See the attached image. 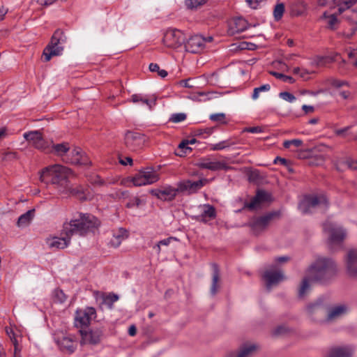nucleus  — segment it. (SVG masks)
Returning a JSON list of instances; mask_svg holds the SVG:
<instances>
[{
  "mask_svg": "<svg viewBox=\"0 0 357 357\" xmlns=\"http://www.w3.org/2000/svg\"><path fill=\"white\" fill-rule=\"evenodd\" d=\"M71 170L61 165H53L44 168L40 174L41 181L50 182L61 194L68 195H79V190L73 188L68 178Z\"/></svg>",
  "mask_w": 357,
  "mask_h": 357,
  "instance_id": "nucleus-1",
  "label": "nucleus"
},
{
  "mask_svg": "<svg viewBox=\"0 0 357 357\" xmlns=\"http://www.w3.org/2000/svg\"><path fill=\"white\" fill-rule=\"evenodd\" d=\"M306 273L312 278V281L326 283L336 276L337 266L331 258L318 257L309 266Z\"/></svg>",
  "mask_w": 357,
  "mask_h": 357,
  "instance_id": "nucleus-2",
  "label": "nucleus"
},
{
  "mask_svg": "<svg viewBox=\"0 0 357 357\" xmlns=\"http://www.w3.org/2000/svg\"><path fill=\"white\" fill-rule=\"evenodd\" d=\"M100 225L99 220L91 214L79 213L69 222L63 223L62 234L84 236Z\"/></svg>",
  "mask_w": 357,
  "mask_h": 357,
  "instance_id": "nucleus-3",
  "label": "nucleus"
},
{
  "mask_svg": "<svg viewBox=\"0 0 357 357\" xmlns=\"http://www.w3.org/2000/svg\"><path fill=\"white\" fill-rule=\"evenodd\" d=\"M66 42V37L63 31L57 29L52 36L49 45L44 49L43 56L45 61H49L52 56L61 54L63 47V45Z\"/></svg>",
  "mask_w": 357,
  "mask_h": 357,
  "instance_id": "nucleus-4",
  "label": "nucleus"
},
{
  "mask_svg": "<svg viewBox=\"0 0 357 357\" xmlns=\"http://www.w3.org/2000/svg\"><path fill=\"white\" fill-rule=\"evenodd\" d=\"M328 206V200L324 195H306L299 204V210L303 214L312 212V210L319 206Z\"/></svg>",
  "mask_w": 357,
  "mask_h": 357,
  "instance_id": "nucleus-5",
  "label": "nucleus"
},
{
  "mask_svg": "<svg viewBox=\"0 0 357 357\" xmlns=\"http://www.w3.org/2000/svg\"><path fill=\"white\" fill-rule=\"evenodd\" d=\"M96 318V310L93 307L79 308L75 311L74 324L77 328H82L90 325Z\"/></svg>",
  "mask_w": 357,
  "mask_h": 357,
  "instance_id": "nucleus-6",
  "label": "nucleus"
},
{
  "mask_svg": "<svg viewBox=\"0 0 357 357\" xmlns=\"http://www.w3.org/2000/svg\"><path fill=\"white\" fill-rule=\"evenodd\" d=\"M308 317L314 322L325 324L326 306L322 301L317 300L314 303H310L305 308Z\"/></svg>",
  "mask_w": 357,
  "mask_h": 357,
  "instance_id": "nucleus-7",
  "label": "nucleus"
},
{
  "mask_svg": "<svg viewBox=\"0 0 357 357\" xmlns=\"http://www.w3.org/2000/svg\"><path fill=\"white\" fill-rule=\"evenodd\" d=\"M324 231L328 234V244L330 246L340 244L346 236V231L340 227H337L330 222L324 224Z\"/></svg>",
  "mask_w": 357,
  "mask_h": 357,
  "instance_id": "nucleus-8",
  "label": "nucleus"
},
{
  "mask_svg": "<svg viewBox=\"0 0 357 357\" xmlns=\"http://www.w3.org/2000/svg\"><path fill=\"white\" fill-rule=\"evenodd\" d=\"M349 311L347 304L340 303L326 307L325 324H330L346 315Z\"/></svg>",
  "mask_w": 357,
  "mask_h": 357,
  "instance_id": "nucleus-9",
  "label": "nucleus"
},
{
  "mask_svg": "<svg viewBox=\"0 0 357 357\" xmlns=\"http://www.w3.org/2000/svg\"><path fill=\"white\" fill-rule=\"evenodd\" d=\"M184 39V35L181 31L171 29L165 33L162 42L167 47L177 48L182 45Z\"/></svg>",
  "mask_w": 357,
  "mask_h": 357,
  "instance_id": "nucleus-10",
  "label": "nucleus"
},
{
  "mask_svg": "<svg viewBox=\"0 0 357 357\" xmlns=\"http://www.w3.org/2000/svg\"><path fill=\"white\" fill-rule=\"evenodd\" d=\"M159 180V174L151 167H146L139 171L135 175V186L150 185Z\"/></svg>",
  "mask_w": 357,
  "mask_h": 357,
  "instance_id": "nucleus-11",
  "label": "nucleus"
},
{
  "mask_svg": "<svg viewBox=\"0 0 357 357\" xmlns=\"http://www.w3.org/2000/svg\"><path fill=\"white\" fill-rule=\"evenodd\" d=\"M24 138L34 148L47 151L50 148V144L43 137L42 133L38 130L30 131L23 135Z\"/></svg>",
  "mask_w": 357,
  "mask_h": 357,
  "instance_id": "nucleus-12",
  "label": "nucleus"
},
{
  "mask_svg": "<svg viewBox=\"0 0 357 357\" xmlns=\"http://www.w3.org/2000/svg\"><path fill=\"white\" fill-rule=\"evenodd\" d=\"M212 40L211 36L204 38L199 35L192 36L185 44V50L193 54L200 53L204 49L206 42H211Z\"/></svg>",
  "mask_w": 357,
  "mask_h": 357,
  "instance_id": "nucleus-13",
  "label": "nucleus"
},
{
  "mask_svg": "<svg viewBox=\"0 0 357 357\" xmlns=\"http://www.w3.org/2000/svg\"><path fill=\"white\" fill-rule=\"evenodd\" d=\"M354 352V345H335L327 349L324 357H353Z\"/></svg>",
  "mask_w": 357,
  "mask_h": 357,
  "instance_id": "nucleus-14",
  "label": "nucleus"
},
{
  "mask_svg": "<svg viewBox=\"0 0 357 357\" xmlns=\"http://www.w3.org/2000/svg\"><path fill=\"white\" fill-rule=\"evenodd\" d=\"M275 215V213H271L259 218H253L250 222L252 231L256 235L260 234L266 229L271 220Z\"/></svg>",
  "mask_w": 357,
  "mask_h": 357,
  "instance_id": "nucleus-15",
  "label": "nucleus"
},
{
  "mask_svg": "<svg viewBox=\"0 0 357 357\" xmlns=\"http://www.w3.org/2000/svg\"><path fill=\"white\" fill-rule=\"evenodd\" d=\"M82 337V344H97L102 336V331L99 328L91 329L89 331L79 330Z\"/></svg>",
  "mask_w": 357,
  "mask_h": 357,
  "instance_id": "nucleus-16",
  "label": "nucleus"
},
{
  "mask_svg": "<svg viewBox=\"0 0 357 357\" xmlns=\"http://www.w3.org/2000/svg\"><path fill=\"white\" fill-rule=\"evenodd\" d=\"M207 179L203 178L197 181H192L190 180H185L180 182L177 187L178 192H188L189 194L195 193L201 189L205 183H206Z\"/></svg>",
  "mask_w": 357,
  "mask_h": 357,
  "instance_id": "nucleus-17",
  "label": "nucleus"
},
{
  "mask_svg": "<svg viewBox=\"0 0 357 357\" xmlns=\"http://www.w3.org/2000/svg\"><path fill=\"white\" fill-rule=\"evenodd\" d=\"M6 332L14 346L15 357H20L19 354L22 349L20 342L22 339L20 331L16 328L10 326L6 328Z\"/></svg>",
  "mask_w": 357,
  "mask_h": 357,
  "instance_id": "nucleus-18",
  "label": "nucleus"
},
{
  "mask_svg": "<svg viewBox=\"0 0 357 357\" xmlns=\"http://www.w3.org/2000/svg\"><path fill=\"white\" fill-rule=\"evenodd\" d=\"M197 165L202 169H206L211 171H218L221 169L227 170L231 167L225 162L218 160H211L210 158H202Z\"/></svg>",
  "mask_w": 357,
  "mask_h": 357,
  "instance_id": "nucleus-19",
  "label": "nucleus"
},
{
  "mask_svg": "<svg viewBox=\"0 0 357 357\" xmlns=\"http://www.w3.org/2000/svg\"><path fill=\"white\" fill-rule=\"evenodd\" d=\"M135 109L141 114H144L152 109L155 105V100H149L140 94H135Z\"/></svg>",
  "mask_w": 357,
  "mask_h": 357,
  "instance_id": "nucleus-20",
  "label": "nucleus"
},
{
  "mask_svg": "<svg viewBox=\"0 0 357 357\" xmlns=\"http://www.w3.org/2000/svg\"><path fill=\"white\" fill-rule=\"evenodd\" d=\"M70 157L63 158V161L66 163L74 165H86L89 164L86 156L83 155L82 150L79 148H75L70 153Z\"/></svg>",
  "mask_w": 357,
  "mask_h": 357,
  "instance_id": "nucleus-21",
  "label": "nucleus"
},
{
  "mask_svg": "<svg viewBox=\"0 0 357 357\" xmlns=\"http://www.w3.org/2000/svg\"><path fill=\"white\" fill-rule=\"evenodd\" d=\"M178 192V188L166 187L163 189L151 190L149 192L160 199L165 201H172L175 198Z\"/></svg>",
  "mask_w": 357,
  "mask_h": 357,
  "instance_id": "nucleus-22",
  "label": "nucleus"
},
{
  "mask_svg": "<svg viewBox=\"0 0 357 357\" xmlns=\"http://www.w3.org/2000/svg\"><path fill=\"white\" fill-rule=\"evenodd\" d=\"M264 278L266 282V287L268 290L272 286L278 284L285 279L284 273L281 271H266L264 273Z\"/></svg>",
  "mask_w": 357,
  "mask_h": 357,
  "instance_id": "nucleus-23",
  "label": "nucleus"
},
{
  "mask_svg": "<svg viewBox=\"0 0 357 357\" xmlns=\"http://www.w3.org/2000/svg\"><path fill=\"white\" fill-rule=\"evenodd\" d=\"M346 266L348 274L357 277V249H351L346 257Z\"/></svg>",
  "mask_w": 357,
  "mask_h": 357,
  "instance_id": "nucleus-24",
  "label": "nucleus"
},
{
  "mask_svg": "<svg viewBox=\"0 0 357 357\" xmlns=\"http://www.w3.org/2000/svg\"><path fill=\"white\" fill-rule=\"evenodd\" d=\"M71 236L65 235L63 237L52 236L46 239V243L50 248L63 249L68 246Z\"/></svg>",
  "mask_w": 357,
  "mask_h": 357,
  "instance_id": "nucleus-25",
  "label": "nucleus"
},
{
  "mask_svg": "<svg viewBox=\"0 0 357 357\" xmlns=\"http://www.w3.org/2000/svg\"><path fill=\"white\" fill-rule=\"evenodd\" d=\"M56 342L61 350L70 354L74 352L76 348L75 338L72 335H63Z\"/></svg>",
  "mask_w": 357,
  "mask_h": 357,
  "instance_id": "nucleus-26",
  "label": "nucleus"
},
{
  "mask_svg": "<svg viewBox=\"0 0 357 357\" xmlns=\"http://www.w3.org/2000/svg\"><path fill=\"white\" fill-rule=\"evenodd\" d=\"M268 198L269 195L268 193L262 190L258 191L250 202L245 204L244 207L250 210L258 208L263 202L268 201Z\"/></svg>",
  "mask_w": 357,
  "mask_h": 357,
  "instance_id": "nucleus-27",
  "label": "nucleus"
},
{
  "mask_svg": "<svg viewBox=\"0 0 357 357\" xmlns=\"http://www.w3.org/2000/svg\"><path fill=\"white\" fill-rule=\"evenodd\" d=\"M312 282H317L312 281V278L309 277V275L305 273V275L303 278L298 290V297L300 299L305 298V296L309 294L311 289V284Z\"/></svg>",
  "mask_w": 357,
  "mask_h": 357,
  "instance_id": "nucleus-28",
  "label": "nucleus"
},
{
  "mask_svg": "<svg viewBox=\"0 0 357 357\" xmlns=\"http://www.w3.org/2000/svg\"><path fill=\"white\" fill-rule=\"evenodd\" d=\"M69 144L67 142H63L60 144H52L51 146V150L49 151L59 157H61L63 159L68 158L67 153L69 152Z\"/></svg>",
  "mask_w": 357,
  "mask_h": 357,
  "instance_id": "nucleus-29",
  "label": "nucleus"
},
{
  "mask_svg": "<svg viewBox=\"0 0 357 357\" xmlns=\"http://www.w3.org/2000/svg\"><path fill=\"white\" fill-rule=\"evenodd\" d=\"M128 236L127 231L123 228H119L113 231V236L110 239L109 244L112 247L117 248Z\"/></svg>",
  "mask_w": 357,
  "mask_h": 357,
  "instance_id": "nucleus-30",
  "label": "nucleus"
},
{
  "mask_svg": "<svg viewBox=\"0 0 357 357\" xmlns=\"http://www.w3.org/2000/svg\"><path fill=\"white\" fill-rule=\"evenodd\" d=\"M248 22L242 18L237 17L230 24V31L232 34L243 32L248 27Z\"/></svg>",
  "mask_w": 357,
  "mask_h": 357,
  "instance_id": "nucleus-31",
  "label": "nucleus"
},
{
  "mask_svg": "<svg viewBox=\"0 0 357 357\" xmlns=\"http://www.w3.org/2000/svg\"><path fill=\"white\" fill-rule=\"evenodd\" d=\"M203 211L202 214L197 218L198 220L202 221V222H207L208 219H213L216 216L215 209V208L209 204H205L203 206Z\"/></svg>",
  "mask_w": 357,
  "mask_h": 357,
  "instance_id": "nucleus-32",
  "label": "nucleus"
},
{
  "mask_svg": "<svg viewBox=\"0 0 357 357\" xmlns=\"http://www.w3.org/2000/svg\"><path fill=\"white\" fill-rule=\"evenodd\" d=\"M35 210L31 209L25 213L21 215L17 220V226L18 227H25L28 226L34 217Z\"/></svg>",
  "mask_w": 357,
  "mask_h": 357,
  "instance_id": "nucleus-33",
  "label": "nucleus"
},
{
  "mask_svg": "<svg viewBox=\"0 0 357 357\" xmlns=\"http://www.w3.org/2000/svg\"><path fill=\"white\" fill-rule=\"evenodd\" d=\"M100 299L101 300L100 303L101 307H106L109 309H111L113 306V304L119 299V297L114 294H101L100 296Z\"/></svg>",
  "mask_w": 357,
  "mask_h": 357,
  "instance_id": "nucleus-34",
  "label": "nucleus"
},
{
  "mask_svg": "<svg viewBox=\"0 0 357 357\" xmlns=\"http://www.w3.org/2000/svg\"><path fill=\"white\" fill-rule=\"evenodd\" d=\"M213 277H212V284L211 287V294L214 296L215 295L218 291V289L220 287L219 282H220V272L218 269V266L216 264L213 265Z\"/></svg>",
  "mask_w": 357,
  "mask_h": 357,
  "instance_id": "nucleus-35",
  "label": "nucleus"
},
{
  "mask_svg": "<svg viewBox=\"0 0 357 357\" xmlns=\"http://www.w3.org/2000/svg\"><path fill=\"white\" fill-rule=\"evenodd\" d=\"M336 6L338 7V13L341 14L345 9H347L357 3V0H335Z\"/></svg>",
  "mask_w": 357,
  "mask_h": 357,
  "instance_id": "nucleus-36",
  "label": "nucleus"
},
{
  "mask_svg": "<svg viewBox=\"0 0 357 357\" xmlns=\"http://www.w3.org/2000/svg\"><path fill=\"white\" fill-rule=\"evenodd\" d=\"M322 17L326 20V23L329 29H335L336 28V25L338 24V20L335 14L328 15L327 13L325 12L324 13Z\"/></svg>",
  "mask_w": 357,
  "mask_h": 357,
  "instance_id": "nucleus-37",
  "label": "nucleus"
},
{
  "mask_svg": "<svg viewBox=\"0 0 357 357\" xmlns=\"http://www.w3.org/2000/svg\"><path fill=\"white\" fill-rule=\"evenodd\" d=\"M314 73V71H309L305 68H301L299 67H296L293 69V73L298 75L303 80H308L310 79V75Z\"/></svg>",
  "mask_w": 357,
  "mask_h": 357,
  "instance_id": "nucleus-38",
  "label": "nucleus"
},
{
  "mask_svg": "<svg viewBox=\"0 0 357 357\" xmlns=\"http://www.w3.org/2000/svg\"><path fill=\"white\" fill-rule=\"evenodd\" d=\"M234 144H235L234 142H231V140L227 139V140H225V141L220 142L219 143L211 145V150H212V151L222 150L225 148L229 147Z\"/></svg>",
  "mask_w": 357,
  "mask_h": 357,
  "instance_id": "nucleus-39",
  "label": "nucleus"
},
{
  "mask_svg": "<svg viewBox=\"0 0 357 357\" xmlns=\"http://www.w3.org/2000/svg\"><path fill=\"white\" fill-rule=\"evenodd\" d=\"M333 59L328 56H317L312 61V65L317 67L324 66L326 63H331Z\"/></svg>",
  "mask_w": 357,
  "mask_h": 357,
  "instance_id": "nucleus-40",
  "label": "nucleus"
},
{
  "mask_svg": "<svg viewBox=\"0 0 357 357\" xmlns=\"http://www.w3.org/2000/svg\"><path fill=\"white\" fill-rule=\"evenodd\" d=\"M54 301L56 303H63L66 301L67 296L61 289H55L53 293Z\"/></svg>",
  "mask_w": 357,
  "mask_h": 357,
  "instance_id": "nucleus-41",
  "label": "nucleus"
},
{
  "mask_svg": "<svg viewBox=\"0 0 357 357\" xmlns=\"http://www.w3.org/2000/svg\"><path fill=\"white\" fill-rule=\"evenodd\" d=\"M284 12V5L282 3H278L275 6L274 10H273V16H274L275 20L276 21L280 20L282 18Z\"/></svg>",
  "mask_w": 357,
  "mask_h": 357,
  "instance_id": "nucleus-42",
  "label": "nucleus"
},
{
  "mask_svg": "<svg viewBox=\"0 0 357 357\" xmlns=\"http://www.w3.org/2000/svg\"><path fill=\"white\" fill-rule=\"evenodd\" d=\"M270 73L277 79H282L284 82H289L290 84L295 82V79L291 76L285 75L275 71H271Z\"/></svg>",
  "mask_w": 357,
  "mask_h": 357,
  "instance_id": "nucleus-43",
  "label": "nucleus"
},
{
  "mask_svg": "<svg viewBox=\"0 0 357 357\" xmlns=\"http://www.w3.org/2000/svg\"><path fill=\"white\" fill-rule=\"evenodd\" d=\"M149 70L151 72H157L158 75L162 78H165L168 75L167 72L165 70L160 69L157 63H151L149 65Z\"/></svg>",
  "mask_w": 357,
  "mask_h": 357,
  "instance_id": "nucleus-44",
  "label": "nucleus"
},
{
  "mask_svg": "<svg viewBox=\"0 0 357 357\" xmlns=\"http://www.w3.org/2000/svg\"><path fill=\"white\" fill-rule=\"evenodd\" d=\"M207 0H185L188 8L190 9L197 8L204 5Z\"/></svg>",
  "mask_w": 357,
  "mask_h": 357,
  "instance_id": "nucleus-45",
  "label": "nucleus"
},
{
  "mask_svg": "<svg viewBox=\"0 0 357 357\" xmlns=\"http://www.w3.org/2000/svg\"><path fill=\"white\" fill-rule=\"evenodd\" d=\"M146 140L147 138L144 135L135 132V146H137L139 149H142Z\"/></svg>",
  "mask_w": 357,
  "mask_h": 357,
  "instance_id": "nucleus-46",
  "label": "nucleus"
},
{
  "mask_svg": "<svg viewBox=\"0 0 357 357\" xmlns=\"http://www.w3.org/2000/svg\"><path fill=\"white\" fill-rule=\"evenodd\" d=\"M271 89V86L269 84H264L259 87L255 88L254 89L253 93H252V98L257 99L259 97V94L260 92L262 91H268Z\"/></svg>",
  "mask_w": 357,
  "mask_h": 357,
  "instance_id": "nucleus-47",
  "label": "nucleus"
},
{
  "mask_svg": "<svg viewBox=\"0 0 357 357\" xmlns=\"http://www.w3.org/2000/svg\"><path fill=\"white\" fill-rule=\"evenodd\" d=\"M186 119V114L184 113H177L172 115L170 121L173 123H179L184 121Z\"/></svg>",
  "mask_w": 357,
  "mask_h": 357,
  "instance_id": "nucleus-48",
  "label": "nucleus"
},
{
  "mask_svg": "<svg viewBox=\"0 0 357 357\" xmlns=\"http://www.w3.org/2000/svg\"><path fill=\"white\" fill-rule=\"evenodd\" d=\"M210 119L213 121L225 123V114L224 113L213 114L210 116Z\"/></svg>",
  "mask_w": 357,
  "mask_h": 357,
  "instance_id": "nucleus-49",
  "label": "nucleus"
},
{
  "mask_svg": "<svg viewBox=\"0 0 357 357\" xmlns=\"http://www.w3.org/2000/svg\"><path fill=\"white\" fill-rule=\"evenodd\" d=\"M279 96L281 98H282L283 100H284L287 102H292L293 101H294L296 100V97L293 94H291L287 91H284V92L280 93Z\"/></svg>",
  "mask_w": 357,
  "mask_h": 357,
  "instance_id": "nucleus-50",
  "label": "nucleus"
},
{
  "mask_svg": "<svg viewBox=\"0 0 357 357\" xmlns=\"http://www.w3.org/2000/svg\"><path fill=\"white\" fill-rule=\"evenodd\" d=\"M331 84L333 87L338 89L343 86H347L348 83L346 81L336 79H332L331 80Z\"/></svg>",
  "mask_w": 357,
  "mask_h": 357,
  "instance_id": "nucleus-51",
  "label": "nucleus"
},
{
  "mask_svg": "<svg viewBox=\"0 0 357 357\" xmlns=\"http://www.w3.org/2000/svg\"><path fill=\"white\" fill-rule=\"evenodd\" d=\"M121 185L126 187L132 188L134 185V177L130 176L121 179Z\"/></svg>",
  "mask_w": 357,
  "mask_h": 357,
  "instance_id": "nucleus-52",
  "label": "nucleus"
},
{
  "mask_svg": "<svg viewBox=\"0 0 357 357\" xmlns=\"http://www.w3.org/2000/svg\"><path fill=\"white\" fill-rule=\"evenodd\" d=\"M318 4L320 6H331L335 7L336 6V1L335 0H318Z\"/></svg>",
  "mask_w": 357,
  "mask_h": 357,
  "instance_id": "nucleus-53",
  "label": "nucleus"
},
{
  "mask_svg": "<svg viewBox=\"0 0 357 357\" xmlns=\"http://www.w3.org/2000/svg\"><path fill=\"white\" fill-rule=\"evenodd\" d=\"M287 331V329L285 326H278L277 328H275L273 331V335L275 336H279V335H282L286 333Z\"/></svg>",
  "mask_w": 357,
  "mask_h": 357,
  "instance_id": "nucleus-54",
  "label": "nucleus"
},
{
  "mask_svg": "<svg viewBox=\"0 0 357 357\" xmlns=\"http://www.w3.org/2000/svg\"><path fill=\"white\" fill-rule=\"evenodd\" d=\"M213 128H203V129H198L195 131L196 135H202L204 134H206L207 135H209L212 133Z\"/></svg>",
  "mask_w": 357,
  "mask_h": 357,
  "instance_id": "nucleus-55",
  "label": "nucleus"
},
{
  "mask_svg": "<svg viewBox=\"0 0 357 357\" xmlns=\"http://www.w3.org/2000/svg\"><path fill=\"white\" fill-rule=\"evenodd\" d=\"M356 31H357V26H356V25H354V26H353L351 28L350 31H344L343 32V35H344L346 38H351V37L355 34V33L356 32Z\"/></svg>",
  "mask_w": 357,
  "mask_h": 357,
  "instance_id": "nucleus-56",
  "label": "nucleus"
},
{
  "mask_svg": "<svg viewBox=\"0 0 357 357\" xmlns=\"http://www.w3.org/2000/svg\"><path fill=\"white\" fill-rule=\"evenodd\" d=\"M350 13H351L347 16L349 20L357 25V10H352Z\"/></svg>",
  "mask_w": 357,
  "mask_h": 357,
  "instance_id": "nucleus-57",
  "label": "nucleus"
},
{
  "mask_svg": "<svg viewBox=\"0 0 357 357\" xmlns=\"http://www.w3.org/2000/svg\"><path fill=\"white\" fill-rule=\"evenodd\" d=\"M244 131L248 132H252V133H259L263 131V129L261 127L255 126V127L246 128L244 130Z\"/></svg>",
  "mask_w": 357,
  "mask_h": 357,
  "instance_id": "nucleus-58",
  "label": "nucleus"
},
{
  "mask_svg": "<svg viewBox=\"0 0 357 357\" xmlns=\"http://www.w3.org/2000/svg\"><path fill=\"white\" fill-rule=\"evenodd\" d=\"M172 239H173V238H166V239L159 241L157 245L158 252H160L161 245H168Z\"/></svg>",
  "mask_w": 357,
  "mask_h": 357,
  "instance_id": "nucleus-59",
  "label": "nucleus"
},
{
  "mask_svg": "<svg viewBox=\"0 0 357 357\" xmlns=\"http://www.w3.org/2000/svg\"><path fill=\"white\" fill-rule=\"evenodd\" d=\"M119 162L123 165H127L129 164L130 165H132V158L131 157H126L124 158H120Z\"/></svg>",
  "mask_w": 357,
  "mask_h": 357,
  "instance_id": "nucleus-60",
  "label": "nucleus"
},
{
  "mask_svg": "<svg viewBox=\"0 0 357 357\" xmlns=\"http://www.w3.org/2000/svg\"><path fill=\"white\" fill-rule=\"evenodd\" d=\"M196 142V139H190V140H186V141H183L181 143H180V144L178 145V149H183L184 148V146H185L186 145H188V144H193Z\"/></svg>",
  "mask_w": 357,
  "mask_h": 357,
  "instance_id": "nucleus-61",
  "label": "nucleus"
},
{
  "mask_svg": "<svg viewBox=\"0 0 357 357\" xmlns=\"http://www.w3.org/2000/svg\"><path fill=\"white\" fill-rule=\"evenodd\" d=\"M250 7L256 8L258 3L263 0H245Z\"/></svg>",
  "mask_w": 357,
  "mask_h": 357,
  "instance_id": "nucleus-62",
  "label": "nucleus"
},
{
  "mask_svg": "<svg viewBox=\"0 0 357 357\" xmlns=\"http://www.w3.org/2000/svg\"><path fill=\"white\" fill-rule=\"evenodd\" d=\"M338 94L344 100L348 99L350 96V92L349 91H340Z\"/></svg>",
  "mask_w": 357,
  "mask_h": 357,
  "instance_id": "nucleus-63",
  "label": "nucleus"
},
{
  "mask_svg": "<svg viewBox=\"0 0 357 357\" xmlns=\"http://www.w3.org/2000/svg\"><path fill=\"white\" fill-rule=\"evenodd\" d=\"M346 165L347 167L352 169H357V162L356 161H347Z\"/></svg>",
  "mask_w": 357,
  "mask_h": 357,
  "instance_id": "nucleus-64",
  "label": "nucleus"
}]
</instances>
